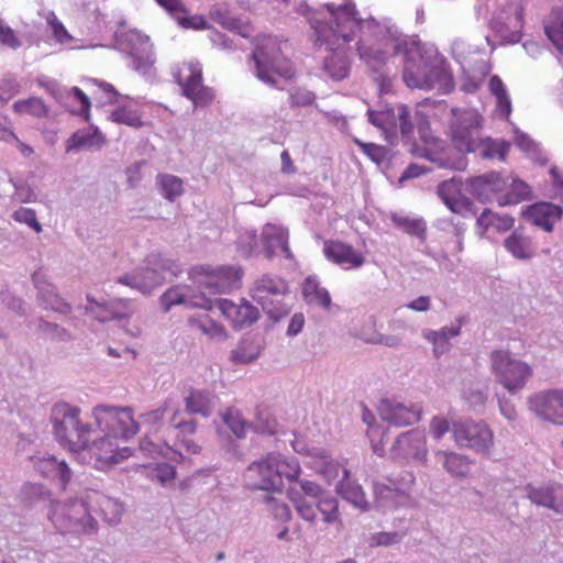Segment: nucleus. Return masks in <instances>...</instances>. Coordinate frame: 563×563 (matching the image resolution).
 I'll list each match as a JSON object with an SVG mask.
<instances>
[{"mask_svg":"<svg viewBox=\"0 0 563 563\" xmlns=\"http://www.w3.org/2000/svg\"><path fill=\"white\" fill-rule=\"evenodd\" d=\"M98 430L128 440L139 431V423L133 419L130 407H117L111 405H98L92 408Z\"/></svg>","mask_w":563,"mask_h":563,"instance_id":"obj_11","label":"nucleus"},{"mask_svg":"<svg viewBox=\"0 0 563 563\" xmlns=\"http://www.w3.org/2000/svg\"><path fill=\"white\" fill-rule=\"evenodd\" d=\"M289 96V104L291 108L295 107H308L313 104L316 100L314 92L301 88V87H292L288 90Z\"/></svg>","mask_w":563,"mask_h":563,"instance_id":"obj_62","label":"nucleus"},{"mask_svg":"<svg viewBox=\"0 0 563 563\" xmlns=\"http://www.w3.org/2000/svg\"><path fill=\"white\" fill-rule=\"evenodd\" d=\"M356 30L358 31L357 26L353 27L352 38L343 44L325 45L332 53L325 57L323 69L334 80H342L349 75L350 62L343 47L355 37Z\"/></svg>","mask_w":563,"mask_h":563,"instance_id":"obj_35","label":"nucleus"},{"mask_svg":"<svg viewBox=\"0 0 563 563\" xmlns=\"http://www.w3.org/2000/svg\"><path fill=\"white\" fill-rule=\"evenodd\" d=\"M252 58L256 77L272 87L276 86L275 75L284 78H291L294 75L290 63L284 58L280 47L272 37L263 38L255 46Z\"/></svg>","mask_w":563,"mask_h":563,"instance_id":"obj_9","label":"nucleus"},{"mask_svg":"<svg viewBox=\"0 0 563 563\" xmlns=\"http://www.w3.org/2000/svg\"><path fill=\"white\" fill-rule=\"evenodd\" d=\"M110 117L113 122L129 126L140 128L143 125V122L137 112L125 107L118 108L111 113Z\"/></svg>","mask_w":563,"mask_h":563,"instance_id":"obj_63","label":"nucleus"},{"mask_svg":"<svg viewBox=\"0 0 563 563\" xmlns=\"http://www.w3.org/2000/svg\"><path fill=\"white\" fill-rule=\"evenodd\" d=\"M353 141L356 145H358L362 152L376 164H382L388 158L389 150L385 146L374 143H365L356 137H354Z\"/></svg>","mask_w":563,"mask_h":563,"instance_id":"obj_61","label":"nucleus"},{"mask_svg":"<svg viewBox=\"0 0 563 563\" xmlns=\"http://www.w3.org/2000/svg\"><path fill=\"white\" fill-rule=\"evenodd\" d=\"M288 488V497L292 501L298 515L306 521L313 523L317 518L313 501L320 497L324 490L316 482L308 479H297Z\"/></svg>","mask_w":563,"mask_h":563,"instance_id":"obj_16","label":"nucleus"},{"mask_svg":"<svg viewBox=\"0 0 563 563\" xmlns=\"http://www.w3.org/2000/svg\"><path fill=\"white\" fill-rule=\"evenodd\" d=\"M199 273L197 268L194 272L197 274L194 283L197 285L199 294L205 292L208 298L216 294H225L239 286L242 277V268L238 266H221L214 272Z\"/></svg>","mask_w":563,"mask_h":563,"instance_id":"obj_13","label":"nucleus"},{"mask_svg":"<svg viewBox=\"0 0 563 563\" xmlns=\"http://www.w3.org/2000/svg\"><path fill=\"white\" fill-rule=\"evenodd\" d=\"M36 333L53 342H70L73 334L66 328L45 320L43 317L37 319Z\"/></svg>","mask_w":563,"mask_h":563,"instance_id":"obj_50","label":"nucleus"},{"mask_svg":"<svg viewBox=\"0 0 563 563\" xmlns=\"http://www.w3.org/2000/svg\"><path fill=\"white\" fill-rule=\"evenodd\" d=\"M87 300L90 306L86 307V311L93 314L100 322L128 319L134 312L132 301L129 299H112L107 302H99L88 295Z\"/></svg>","mask_w":563,"mask_h":563,"instance_id":"obj_23","label":"nucleus"},{"mask_svg":"<svg viewBox=\"0 0 563 563\" xmlns=\"http://www.w3.org/2000/svg\"><path fill=\"white\" fill-rule=\"evenodd\" d=\"M48 518L60 533H95L98 529L91 508L82 500L54 503Z\"/></svg>","mask_w":563,"mask_h":563,"instance_id":"obj_8","label":"nucleus"},{"mask_svg":"<svg viewBox=\"0 0 563 563\" xmlns=\"http://www.w3.org/2000/svg\"><path fill=\"white\" fill-rule=\"evenodd\" d=\"M528 406L537 417L563 426V390L550 389L537 393L528 398Z\"/></svg>","mask_w":563,"mask_h":563,"instance_id":"obj_17","label":"nucleus"},{"mask_svg":"<svg viewBox=\"0 0 563 563\" xmlns=\"http://www.w3.org/2000/svg\"><path fill=\"white\" fill-rule=\"evenodd\" d=\"M273 454L253 462L244 472L245 485L251 489L280 492L282 482L274 472Z\"/></svg>","mask_w":563,"mask_h":563,"instance_id":"obj_19","label":"nucleus"},{"mask_svg":"<svg viewBox=\"0 0 563 563\" xmlns=\"http://www.w3.org/2000/svg\"><path fill=\"white\" fill-rule=\"evenodd\" d=\"M444 205L454 213L467 211L472 201L462 195V181L459 178H451L442 181L437 190Z\"/></svg>","mask_w":563,"mask_h":563,"instance_id":"obj_30","label":"nucleus"},{"mask_svg":"<svg viewBox=\"0 0 563 563\" xmlns=\"http://www.w3.org/2000/svg\"><path fill=\"white\" fill-rule=\"evenodd\" d=\"M262 240L267 258L273 257L278 249L282 250L286 257L289 258L291 256L288 246V234L284 228L266 224L262 231Z\"/></svg>","mask_w":563,"mask_h":563,"instance_id":"obj_38","label":"nucleus"},{"mask_svg":"<svg viewBox=\"0 0 563 563\" xmlns=\"http://www.w3.org/2000/svg\"><path fill=\"white\" fill-rule=\"evenodd\" d=\"M49 492L41 484L25 483L19 494V499L27 507H32L40 501L49 500Z\"/></svg>","mask_w":563,"mask_h":563,"instance_id":"obj_55","label":"nucleus"},{"mask_svg":"<svg viewBox=\"0 0 563 563\" xmlns=\"http://www.w3.org/2000/svg\"><path fill=\"white\" fill-rule=\"evenodd\" d=\"M302 295L308 305L330 309L332 301L329 291L321 287L316 277L309 276L302 284Z\"/></svg>","mask_w":563,"mask_h":563,"instance_id":"obj_41","label":"nucleus"},{"mask_svg":"<svg viewBox=\"0 0 563 563\" xmlns=\"http://www.w3.org/2000/svg\"><path fill=\"white\" fill-rule=\"evenodd\" d=\"M257 249V235L255 231L247 230L240 234L238 240L239 252L249 257L255 253Z\"/></svg>","mask_w":563,"mask_h":563,"instance_id":"obj_64","label":"nucleus"},{"mask_svg":"<svg viewBox=\"0 0 563 563\" xmlns=\"http://www.w3.org/2000/svg\"><path fill=\"white\" fill-rule=\"evenodd\" d=\"M489 90L496 97L499 115L508 119L511 113V100L498 76L495 75L489 79Z\"/></svg>","mask_w":563,"mask_h":563,"instance_id":"obj_53","label":"nucleus"},{"mask_svg":"<svg viewBox=\"0 0 563 563\" xmlns=\"http://www.w3.org/2000/svg\"><path fill=\"white\" fill-rule=\"evenodd\" d=\"M32 280L37 289V303L45 310H52L62 314L71 311V306L66 302L57 292L55 287L47 283L45 276L41 272L32 275Z\"/></svg>","mask_w":563,"mask_h":563,"instance_id":"obj_25","label":"nucleus"},{"mask_svg":"<svg viewBox=\"0 0 563 563\" xmlns=\"http://www.w3.org/2000/svg\"><path fill=\"white\" fill-rule=\"evenodd\" d=\"M34 470L49 479H57L62 488H66L71 479V471L65 461L53 455L30 456Z\"/></svg>","mask_w":563,"mask_h":563,"instance_id":"obj_29","label":"nucleus"},{"mask_svg":"<svg viewBox=\"0 0 563 563\" xmlns=\"http://www.w3.org/2000/svg\"><path fill=\"white\" fill-rule=\"evenodd\" d=\"M522 14L523 8L519 5L514 15L499 13L492 19V30L501 43L515 44L521 40Z\"/></svg>","mask_w":563,"mask_h":563,"instance_id":"obj_24","label":"nucleus"},{"mask_svg":"<svg viewBox=\"0 0 563 563\" xmlns=\"http://www.w3.org/2000/svg\"><path fill=\"white\" fill-rule=\"evenodd\" d=\"M175 78L183 95L190 99L196 107L206 106L214 98L212 90L202 86V68L199 63H185Z\"/></svg>","mask_w":563,"mask_h":563,"instance_id":"obj_15","label":"nucleus"},{"mask_svg":"<svg viewBox=\"0 0 563 563\" xmlns=\"http://www.w3.org/2000/svg\"><path fill=\"white\" fill-rule=\"evenodd\" d=\"M169 426L175 431V437L178 444L189 454H197L200 446L189 437L197 431V422L195 419L189 418L188 415L177 409L174 411L169 419Z\"/></svg>","mask_w":563,"mask_h":563,"instance_id":"obj_28","label":"nucleus"},{"mask_svg":"<svg viewBox=\"0 0 563 563\" xmlns=\"http://www.w3.org/2000/svg\"><path fill=\"white\" fill-rule=\"evenodd\" d=\"M479 234L484 235L488 229H495L498 232L507 231L514 227L515 220L508 214H498L490 209H485L477 218Z\"/></svg>","mask_w":563,"mask_h":563,"instance_id":"obj_43","label":"nucleus"},{"mask_svg":"<svg viewBox=\"0 0 563 563\" xmlns=\"http://www.w3.org/2000/svg\"><path fill=\"white\" fill-rule=\"evenodd\" d=\"M358 56L372 68L384 65L391 55L404 54L402 79L409 88L437 89L442 93L454 87L445 60L433 48H424L417 40H408L390 20L363 24Z\"/></svg>","mask_w":563,"mask_h":563,"instance_id":"obj_1","label":"nucleus"},{"mask_svg":"<svg viewBox=\"0 0 563 563\" xmlns=\"http://www.w3.org/2000/svg\"><path fill=\"white\" fill-rule=\"evenodd\" d=\"M307 454L310 456V467L317 474L321 475L328 483L338 478L340 464L331 457L327 450L312 448L307 452Z\"/></svg>","mask_w":563,"mask_h":563,"instance_id":"obj_36","label":"nucleus"},{"mask_svg":"<svg viewBox=\"0 0 563 563\" xmlns=\"http://www.w3.org/2000/svg\"><path fill=\"white\" fill-rule=\"evenodd\" d=\"M504 247L519 261H530L534 257L537 251L532 238L521 227L515 229L504 240Z\"/></svg>","mask_w":563,"mask_h":563,"instance_id":"obj_34","label":"nucleus"},{"mask_svg":"<svg viewBox=\"0 0 563 563\" xmlns=\"http://www.w3.org/2000/svg\"><path fill=\"white\" fill-rule=\"evenodd\" d=\"M115 46L131 57V66L135 71L146 77L152 76L155 59L152 43L147 35L136 30L117 32Z\"/></svg>","mask_w":563,"mask_h":563,"instance_id":"obj_12","label":"nucleus"},{"mask_svg":"<svg viewBox=\"0 0 563 563\" xmlns=\"http://www.w3.org/2000/svg\"><path fill=\"white\" fill-rule=\"evenodd\" d=\"M216 305L235 328L251 325L260 317L258 309L244 299L240 303L229 299H218Z\"/></svg>","mask_w":563,"mask_h":563,"instance_id":"obj_26","label":"nucleus"},{"mask_svg":"<svg viewBox=\"0 0 563 563\" xmlns=\"http://www.w3.org/2000/svg\"><path fill=\"white\" fill-rule=\"evenodd\" d=\"M417 132L421 144L413 142L408 148L412 156L426 158L440 168L464 170L467 166L465 154L481 137L482 117L474 109H452L450 132L453 148L431 132L428 118L415 111Z\"/></svg>","mask_w":563,"mask_h":563,"instance_id":"obj_2","label":"nucleus"},{"mask_svg":"<svg viewBox=\"0 0 563 563\" xmlns=\"http://www.w3.org/2000/svg\"><path fill=\"white\" fill-rule=\"evenodd\" d=\"M373 494L377 506L384 509L396 507L400 497V492L394 484L387 485L379 482H373Z\"/></svg>","mask_w":563,"mask_h":563,"instance_id":"obj_51","label":"nucleus"},{"mask_svg":"<svg viewBox=\"0 0 563 563\" xmlns=\"http://www.w3.org/2000/svg\"><path fill=\"white\" fill-rule=\"evenodd\" d=\"M288 295V284L277 275L264 274L254 282L252 288V298L274 322H278L290 312L291 306L286 302Z\"/></svg>","mask_w":563,"mask_h":563,"instance_id":"obj_6","label":"nucleus"},{"mask_svg":"<svg viewBox=\"0 0 563 563\" xmlns=\"http://www.w3.org/2000/svg\"><path fill=\"white\" fill-rule=\"evenodd\" d=\"M544 32L563 56V7L551 11L549 20L544 25Z\"/></svg>","mask_w":563,"mask_h":563,"instance_id":"obj_49","label":"nucleus"},{"mask_svg":"<svg viewBox=\"0 0 563 563\" xmlns=\"http://www.w3.org/2000/svg\"><path fill=\"white\" fill-rule=\"evenodd\" d=\"M297 12L307 18L311 29L314 31L316 43L322 45H341L352 38L353 27H358L357 48L362 43L363 24L367 21H376L373 18H356L355 4L352 2L345 4L327 3L323 8L313 9L307 3H300Z\"/></svg>","mask_w":563,"mask_h":563,"instance_id":"obj_3","label":"nucleus"},{"mask_svg":"<svg viewBox=\"0 0 563 563\" xmlns=\"http://www.w3.org/2000/svg\"><path fill=\"white\" fill-rule=\"evenodd\" d=\"M222 421L238 439L245 438L247 431L253 429V424L246 421L238 410H227L222 415Z\"/></svg>","mask_w":563,"mask_h":563,"instance_id":"obj_58","label":"nucleus"},{"mask_svg":"<svg viewBox=\"0 0 563 563\" xmlns=\"http://www.w3.org/2000/svg\"><path fill=\"white\" fill-rule=\"evenodd\" d=\"M323 253L329 261L338 265L361 267L365 262L364 256L360 252H356L351 245L339 241L324 242Z\"/></svg>","mask_w":563,"mask_h":563,"instance_id":"obj_33","label":"nucleus"},{"mask_svg":"<svg viewBox=\"0 0 563 563\" xmlns=\"http://www.w3.org/2000/svg\"><path fill=\"white\" fill-rule=\"evenodd\" d=\"M390 220L404 233L417 236L421 241L426 240L427 223L422 218H410L406 214L393 212L390 213Z\"/></svg>","mask_w":563,"mask_h":563,"instance_id":"obj_44","label":"nucleus"},{"mask_svg":"<svg viewBox=\"0 0 563 563\" xmlns=\"http://www.w3.org/2000/svg\"><path fill=\"white\" fill-rule=\"evenodd\" d=\"M380 418L395 427H406L420 420L421 410L417 406H407L394 399H382L378 406Z\"/></svg>","mask_w":563,"mask_h":563,"instance_id":"obj_22","label":"nucleus"},{"mask_svg":"<svg viewBox=\"0 0 563 563\" xmlns=\"http://www.w3.org/2000/svg\"><path fill=\"white\" fill-rule=\"evenodd\" d=\"M506 179L507 188L505 194L498 197L499 206L517 205L530 198L531 189L527 183L518 178Z\"/></svg>","mask_w":563,"mask_h":563,"instance_id":"obj_42","label":"nucleus"},{"mask_svg":"<svg viewBox=\"0 0 563 563\" xmlns=\"http://www.w3.org/2000/svg\"><path fill=\"white\" fill-rule=\"evenodd\" d=\"M88 499V505L91 510L98 511L104 521L110 525H117L120 521L123 507L117 499L97 492L89 495Z\"/></svg>","mask_w":563,"mask_h":563,"instance_id":"obj_37","label":"nucleus"},{"mask_svg":"<svg viewBox=\"0 0 563 563\" xmlns=\"http://www.w3.org/2000/svg\"><path fill=\"white\" fill-rule=\"evenodd\" d=\"M161 305L165 312L169 311L176 305H185L188 308H201L209 310L213 306L211 298L205 292L196 294L188 286L177 285L167 289L161 296Z\"/></svg>","mask_w":563,"mask_h":563,"instance_id":"obj_21","label":"nucleus"},{"mask_svg":"<svg viewBox=\"0 0 563 563\" xmlns=\"http://www.w3.org/2000/svg\"><path fill=\"white\" fill-rule=\"evenodd\" d=\"M459 324L455 327H443L440 330H424L423 338L432 343L433 354L439 358L442 354L451 349L450 340L460 335L462 328V318L457 320Z\"/></svg>","mask_w":563,"mask_h":563,"instance_id":"obj_39","label":"nucleus"},{"mask_svg":"<svg viewBox=\"0 0 563 563\" xmlns=\"http://www.w3.org/2000/svg\"><path fill=\"white\" fill-rule=\"evenodd\" d=\"M314 504V509H318V511L323 516V521L325 523H333L340 519L338 499L329 493L324 492L313 501V505Z\"/></svg>","mask_w":563,"mask_h":563,"instance_id":"obj_54","label":"nucleus"},{"mask_svg":"<svg viewBox=\"0 0 563 563\" xmlns=\"http://www.w3.org/2000/svg\"><path fill=\"white\" fill-rule=\"evenodd\" d=\"M522 216L533 225L543 229L545 232H552L554 223L561 220L563 216V209L552 202H538L526 208Z\"/></svg>","mask_w":563,"mask_h":563,"instance_id":"obj_27","label":"nucleus"},{"mask_svg":"<svg viewBox=\"0 0 563 563\" xmlns=\"http://www.w3.org/2000/svg\"><path fill=\"white\" fill-rule=\"evenodd\" d=\"M274 472L279 477L280 482L283 483V478H286L290 483H294L298 479L301 467L297 459L295 457H284L282 455H274Z\"/></svg>","mask_w":563,"mask_h":563,"instance_id":"obj_52","label":"nucleus"},{"mask_svg":"<svg viewBox=\"0 0 563 563\" xmlns=\"http://www.w3.org/2000/svg\"><path fill=\"white\" fill-rule=\"evenodd\" d=\"M336 494L362 511L369 510V503L363 487L350 476V471L343 468V476L335 486Z\"/></svg>","mask_w":563,"mask_h":563,"instance_id":"obj_31","label":"nucleus"},{"mask_svg":"<svg viewBox=\"0 0 563 563\" xmlns=\"http://www.w3.org/2000/svg\"><path fill=\"white\" fill-rule=\"evenodd\" d=\"M262 344L252 339H242L238 346L231 351L230 360L235 364H247L258 357L262 352Z\"/></svg>","mask_w":563,"mask_h":563,"instance_id":"obj_47","label":"nucleus"},{"mask_svg":"<svg viewBox=\"0 0 563 563\" xmlns=\"http://www.w3.org/2000/svg\"><path fill=\"white\" fill-rule=\"evenodd\" d=\"M528 498L538 506H543L560 511L556 497L552 487H527Z\"/></svg>","mask_w":563,"mask_h":563,"instance_id":"obj_57","label":"nucleus"},{"mask_svg":"<svg viewBox=\"0 0 563 563\" xmlns=\"http://www.w3.org/2000/svg\"><path fill=\"white\" fill-rule=\"evenodd\" d=\"M468 191L479 202L486 203L503 195L507 188V179L498 172H489L468 179Z\"/></svg>","mask_w":563,"mask_h":563,"instance_id":"obj_20","label":"nucleus"},{"mask_svg":"<svg viewBox=\"0 0 563 563\" xmlns=\"http://www.w3.org/2000/svg\"><path fill=\"white\" fill-rule=\"evenodd\" d=\"M100 143H102V136L98 130H95L93 132L77 131L67 142V152L99 146Z\"/></svg>","mask_w":563,"mask_h":563,"instance_id":"obj_56","label":"nucleus"},{"mask_svg":"<svg viewBox=\"0 0 563 563\" xmlns=\"http://www.w3.org/2000/svg\"><path fill=\"white\" fill-rule=\"evenodd\" d=\"M186 415H200L205 418H208L212 413V399L209 394L192 390L185 398V410L183 411Z\"/></svg>","mask_w":563,"mask_h":563,"instance_id":"obj_46","label":"nucleus"},{"mask_svg":"<svg viewBox=\"0 0 563 563\" xmlns=\"http://www.w3.org/2000/svg\"><path fill=\"white\" fill-rule=\"evenodd\" d=\"M452 433L459 446L468 448L478 453H486L493 445V432L483 422L473 420L453 422Z\"/></svg>","mask_w":563,"mask_h":563,"instance_id":"obj_14","label":"nucleus"},{"mask_svg":"<svg viewBox=\"0 0 563 563\" xmlns=\"http://www.w3.org/2000/svg\"><path fill=\"white\" fill-rule=\"evenodd\" d=\"M13 110L18 113H29L36 118H42L47 114V107L44 101L36 97L14 102Z\"/></svg>","mask_w":563,"mask_h":563,"instance_id":"obj_60","label":"nucleus"},{"mask_svg":"<svg viewBox=\"0 0 563 563\" xmlns=\"http://www.w3.org/2000/svg\"><path fill=\"white\" fill-rule=\"evenodd\" d=\"M509 147L510 144L504 140L481 136L472 147L471 153L477 154L483 159L498 158L505 161Z\"/></svg>","mask_w":563,"mask_h":563,"instance_id":"obj_40","label":"nucleus"},{"mask_svg":"<svg viewBox=\"0 0 563 563\" xmlns=\"http://www.w3.org/2000/svg\"><path fill=\"white\" fill-rule=\"evenodd\" d=\"M144 263L145 266L119 276L117 283L136 289L142 294H150L164 283L166 274L176 277L181 272L180 266L175 261L163 257L158 253L147 255Z\"/></svg>","mask_w":563,"mask_h":563,"instance_id":"obj_5","label":"nucleus"},{"mask_svg":"<svg viewBox=\"0 0 563 563\" xmlns=\"http://www.w3.org/2000/svg\"><path fill=\"white\" fill-rule=\"evenodd\" d=\"M435 457L442 462L444 470L455 477H464L470 471L468 460L457 453L439 450Z\"/></svg>","mask_w":563,"mask_h":563,"instance_id":"obj_45","label":"nucleus"},{"mask_svg":"<svg viewBox=\"0 0 563 563\" xmlns=\"http://www.w3.org/2000/svg\"><path fill=\"white\" fill-rule=\"evenodd\" d=\"M210 19L222 27L238 32L241 36L247 37L249 34L243 30L242 21L231 14L225 4H214L209 11Z\"/></svg>","mask_w":563,"mask_h":563,"instance_id":"obj_48","label":"nucleus"},{"mask_svg":"<svg viewBox=\"0 0 563 563\" xmlns=\"http://www.w3.org/2000/svg\"><path fill=\"white\" fill-rule=\"evenodd\" d=\"M367 115L368 121L383 131L385 139L390 144L397 140L398 131L409 147L417 142L413 136L415 129H417L415 113L411 114L407 106L399 103L395 107H385L382 110L368 109Z\"/></svg>","mask_w":563,"mask_h":563,"instance_id":"obj_7","label":"nucleus"},{"mask_svg":"<svg viewBox=\"0 0 563 563\" xmlns=\"http://www.w3.org/2000/svg\"><path fill=\"white\" fill-rule=\"evenodd\" d=\"M51 421L56 441L74 453H84L96 432L90 423L81 421L80 409L67 402L54 405Z\"/></svg>","mask_w":563,"mask_h":563,"instance_id":"obj_4","label":"nucleus"},{"mask_svg":"<svg viewBox=\"0 0 563 563\" xmlns=\"http://www.w3.org/2000/svg\"><path fill=\"white\" fill-rule=\"evenodd\" d=\"M118 437L104 434L96 437L91 442L89 441L87 452L91 457L95 456L97 462L103 464H115L120 461Z\"/></svg>","mask_w":563,"mask_h":563,"instance_id":"obj_32","label":"nucleus"},{"mask_svg":"<svg viewBox=\"0 0 563 563\" xmlns=\"http://www.w3.org/2000/svg\"><path fill=\"white\" fill-rule=\"evenodd\" d=\"M492 369L496 380L510 394H516L527 385L532 368L526 362L515 358L508 351L496 350L490 353Z\"/></svg>","mask_w":563,"mask_h":563,"instance_id":"obj_10","label":"nucleus"},{"mask_svg":"<svg viewBox=\"0 0 563 563\" xmlns=\"http://www.w3.org/2000/svg\"><path fill=\"white\" fill-rule=\"evenodd\" d=\"M427 455L426 434L420 430L401 433L390 448V456L394 460H415L426 464Z\"/></svg>","mask_w":563,"mask_h":563,"instance_id":"obj_18","label":"nucleus"},{"mask_svg":"<svg viewBox=\"0 0 563 563\" xmlns=\"http://www.w3.org/2000/svg\"><path fill=\"white\" fill-rule=\"evenodd\" d=\"M157 184L161 187L162 195L165 199L174 201L183 194V181L174 175H158Z\"/></svg>","mask_w":563,"mask_h":563,"instance_id":"obj_59","label":"nucleus"}]
</instances>
